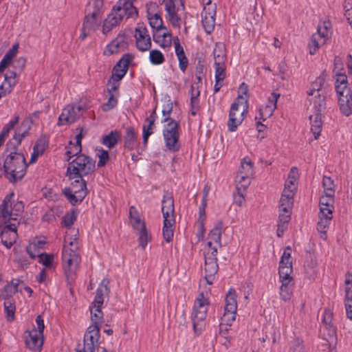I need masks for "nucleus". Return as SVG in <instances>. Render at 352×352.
I'll return each mask as SVG.
<instances>
[{
  "instance_id": "nucleus-1",
  "label": "nucleus",
  "mask_w": 352,
  "mask_h": 352,
  "mask_svg": "<svg viewBox=\"0 0 352 352\" xmlns=\"http://www.w3.org/2000/svg\"><path fill=\"white\" fill-rule=\"evenodd\" d=\"M103 9V0H90L85 8V16L80 38L84 40L96 31L100 25Z\"/></svg>"
},
{
  "instance_id": "nucleus-2",
  "label": "nucleus",
  "mask_w": 352,
  "mask_h": 352,
  "mask_svg": "<svg viewBox=\"0 0 352 352\" xmlns=\"http://www.w3.org/2000/svg\"><path fill=\"white\" fill-rule=\"evenodd\" d=\"M8 201V198L0 206V239L3 245L10 248L17 238L16 228L19 221L14 219V222L10 221L11 217L6 210Z\"/></svg>"
},
{
  "instance_id": "nucleus-3",
  "label": "nucleus",
  "mask_w": 352,
  "mask_h": 352,
  "mask_svg": "<svg viewBox=\"0 0 352 352\" xmlns=\"http://www.w3.org/2000/svg\"><path fill=\"white\" fill-rule=\"evenodd\" d=\"M6 177L12 183L21 179L25 173L27 164L22 153L11 152L6 158L3 164Z\"/></svg>"
},
{
  "instance_id": "nucleus-4",
  "label": "nucleus",
  "mask_w": 352,
  "mask_h": 352,
  "mask_svg": "<svg viewBox=\"0 0 352 352\" xmlns=\"http://www.w3.org/2000/svg\"><path fill=\"white\" fill-rule=\"evenodd\" d=\"M95 161L83 154L78 155L72 161L67 169V175L69 179H83L94 171Z\"/></svg>"
},
{
  "instance_id": "nucleus-5",
  "label": "nucleus",
  "mask_w": 352,
  "mask_h": 352,
  "mask_svg": "<svg viewBox=\"0 0 352 352\" xmlns=\"http://www.w3.org/2000/svg\"><path fill=\"white\" fill-rule=\"evenodd\" d=\"M78 243L76 239L65 245L63 250V262L65 274L67 278L73 279L75 270L79 263V255L77 252Z\"/></svg>"
},
{
  "instance_id": "nucleus-6",
  "label": "nucleus",
  "mask_w": 352,
  "mask_h": 352,
  "mask_svg": "<svg viewBox=\"0 0 352 352\" xmlns=\"http://www.w3.org/2000/svg\"><path fill=\"white\" fill-rule=\"evenodd\" d=\"M332 34V25L329 20H325L318 25L317 32L314 33L311 38L309 44V53L314 55L318 49L324 45L329 40Z\"/></svg>"
},
{
  "instance_id": "nucleus-7",
  "label": "nucleus",
  "mask_w": 352,
  "mask_h": 352,
  "mask_svg": "<svg viewBox=\"0 0 352 352\" xmlns=\"http://www.w3.org/2000/svg\"><path fill=\"white\" fill-rule=\"evenodd\" d=\"M248 100L242 96H239L237 102H234L230 108L229 120L228 122V130L235 131L239 124H241L247 113Z\"/></svg>"
},
{
  "instance_id": "nucleus-8",
  "label": "nucleus",
  "mask_w": 352,
  "mask_h": 352,
  "mask_svg": "<svg viewBox=\"0 0 352 352\" xmlns=\"http://www.w3.org/2000/svg\"><path fill=\"white\" fill-rule=\"evenodd\" d=\"M90 107L84 104V100L78 103H72L67 105L58 117L57 124L58 126L71 124L76 122L82 116L83 111Z\"/></svg>"
},
{
  "instance_id": "nucleus-9",
  "label": "nucleus",
  "mask_w": 352,
  "mask_h": 352,
  "mask_svg": "<svg viewBox=\"0 0 352 352\" xmlns=\"http://www.w3.org/2000/svg\"><path fill=\"white\" fill-rule=\"evenodd\" d=\"M179 127V122L175 120H171L164 126L163 136L166 146L173 152L178 151L181 147Z\"/></svg>"
},
{
  "instance_id": "nucleus-10",
  "label": "nucleus",
  "mask_w": 352,
  "mask_h": 352,
  "mask_svg": "<svg viewBox=\"0 0 352 352\" xmlns=\"http://www.w3.org/2000/svg\"><path fill=\"white\" fill-rule=\"evenodd\" d=\"M133 56L131 54L126 53L118 61L111 71V91H116L119 87V82L126 75L131 63L133 60Z\"/></svg>"
},
{
  "instance_id": "nucleus-11",
  "label": "nucleus",
  "mask_w": 352,
  "mask_h": 352,
  "mask_svg": "<svg viewBox=\"0 0 352 352\" xmlns=\"http://www.w3.org/2000/svg\"><path fill=\"white\" fill-rule=\"evenodd\" d=\"M74 181L69 188L63 190V194L72 205L81 202L87 194L86 182L84 179H73Z\"/></svg>"
},
{
  "instance_id": "nucleus-12",
  "label": "nucleus",
  "mask_w": 352,
  "mask_h": 352,
  "mask_svg": "<svg viewBox=\"0 0 352 352\" xmlns=\"http://www.w3.org/2000/svg\"><path fill=\"white\" fill-rule=\"evenodd\" d=\"M205 259V279L208 285H212L215 279V275L219 270L217 264V247L208 249L204 254Z\"/></svg>"
},
{
  "instance_id": "nucleus-13",
  "label": "nucleus",
  "mask_w": 352,
  "mask_h": 352,
  "mask_svg": "<svg viewBox=\"0 0 352 352\" xmlns=\"http://www.w3.org/2000/svg\"><path fill=\"white\" fill-rule=\"evenodd\" d=\"M226 305L224 307V314L222 320L227 325H230L235 320L237 311V301L236 291L230 289L226 296Z\"/></svg>"
},
{
  "instance_id": "nucleus-14",
  "label": "nucleus",
  "mask_w": 352,
  "mask_h": 352,
  "mask_svg": "<svg viewBox=\"0 0 352 352\" xmlns=\"http://www.w3.org/2000/svg\"><path fill=\"white\" fill-rule=\"evenodd\" d=\"M333 313L329 309H325L322 315V324L324 325L323 334L327 344L324 345L328 348L332 344H336L337 341L336 328L332 323Z\"/></svg>"
},
{
  "instance_id": "nucleus-15",
  "label": "nucleus",
  "mask_w": 352,
  "mask_h": 352,
  "mask_svg": "<svg viewBox=\"0 0 352 352\" xmlns=\"http://www.w3.org/2000/svg\"><path fill=\"white\" fill-rule=\"evenodd\" d=\"M254 175L253 163L248 157H245L241 162L236 181L241 187L245 189L250 184V179Z\"/></svg>"
},
{
  "instance_id": "nucleus-16",
  "label": "nucleus",
  "mask_w": 352,
  "mask_h": 352,
  "mask_svg": "<svg viewBox=\"0 0 352 352\" xmlns=\"http://www.w3.org/2000/svg\"><path fill=\"white\" fill-rule=\"evenodd\" d=\"M216 7L214 4H211L210 0L204 6L201 12V23L205 32L210 34L215 25Z\"/></svg>"
},
{
  "instance_id": "nucleus-17",
  "label": "nucleus",
  "mask_w": 352,
  "mask_h": 352,
  "mask_svg": "<svg viewBox=\"0 0 352 352\" xmlns=\"http://www.w3.org/2000/svg\"><path fill=\"white\" fill-rule=\"evenodd\" d=\"M135 45L140 52H146L151 47V39L146 26L139 25L135 29Z\"/></svg>"
},
{
  "instance_id": "nucleus-18",
  "label": "nucleus",
  "mask_w": 352,
  "mask_h": 352,
  "mask_svg": "<svg viewBox=\"0 0 352 352\" xmlns=\"http://www.w3.org/2000/svg\"><path fill=\"white\" fill-rule=\"evenodd\" d=\"M100 327L98 324H91L87 329L84 336V346L82 349L77 352H94L95 344L99 338Z\"/></svg>"
},
{
  "instance_id": "nucleus-19",
  "label": "nucleus",
  "mask_w": 352,
  "mask_h": 352,
  "mask_svg": "<svg viewBox=\"0 0 352 352\" xmlns=\"http://www.w3.org/2000/svg\"><path fill=\"white\" fill-rule=\"evenodd\" d=\"M26 346L34 352H40L43 344V335L38 334L36 329L27 331L25 335Z\"/></svg>"
},
{
  "instance_id": "nucleus-20",
  "label": "nucleus",
  "mask_w": 352,
  "mask_h": 352,
  "mask_svg": "<svg viewBox=\"0 0 352 352\" xmlns=\"http://www.w3.org/2000/svg\"><path fill=\"white\" fill-rule=\"evenodd\" d=\"M14 197V194L11 192L4 198L2 202V204H3L6 199L8 198V201L6 204V210L11 217V222H14V219L19 221L18 217L22 214L24 209V204L21 201L14 202L12 200Z\"/></svg>"
},
{
  "instance_id": "nucleus-21",
  "label": "nucleus",
  "mask_w": 352,
  "mask_h": 352,
  "mask_svg": "<svg viewBox=\"0 0 352 352\" xmlns=\"http://www.w3.org/2000/svg\"><path fill=\"white\" fill-rule=\"evenodd\" d=\"M294 203V196L291 192L286 190L283 192L280 199L279 215L288 216L291 218V210Z\"/></svg>"
},
{
  "instance_id": "nucleus-22",
  "label": "nucleus",
  "mask_w": 352,
  "mask_h": 352,
  "mask_svg": "<svg viewBox=\"0 0 352 352\" xmlns=\"http://www.w3.org/2000/svg\"><path fill=\"white\" fill-rule=\"evenodd\" d=\"M162 212L164 219H175L174 213V200L169 192L166 191L162 201Z\"/></svg>"
},
{
  "instance_id": "nucleus-23",
  "label": "nucleus",
  "mask_w": 352,
  "mask_h": 352,
  "mask_svg": "<svg viewBox=\"0 0 352 352\" xmlns=\"http://www.w3.org/2000/svg\"><path fill=\"white\" fill-rule=\"evenodd\" d=\"M223 223L221 221H219L216 223L214 227L208 234V241L207 243V245L208 249L213 248L212 243H214L217 245L218 247H221V232H222ZM215 246H214V248Z\"/></svg>"
},
{
  "instance_id": "nucleus-24",
  "label": "nucleus",
  "mask_w": 352,
  "mask_h": 352,
  "mask_svg": "<svg viewBox=\"0 0 352 352\" xmlns=\"http://www.w3.org/2000/svg\"><path fill=\"white\" fill-rule=\"evenodd\" d=\"M30 128V120H25L21 122L20 128L19 129L18 131L15 133L13 137V139L16 142V144H14V150H16V148L21 144L22 140L28 135Z\"/></svg>"
},
{
  "instance_id": "nucleus-25",
  "label": "nucleus",
  "mask_w": 352,
  "mask_h": 352,
  "mask_svg": "<svg viewBox=\"0 0 352 352\" xmlns=\"http://www.w3.org/2000/svg\"><path fill=\"white\" fill-rule=\"evenodd\" d=\"M311 123V131L314 134V138L317 140L320 135L322 130L321 113L315 112L314 115L309 116Z\"/></svg>"
},
{
  "instance_id": "nucleus-26",
  "label": "nucleus",
  "mask_w": 352,
  "mask_h": 352,
  "mask_svg": "<svg viewBox=\"0 0 352 352\" xmlns=\"http://www.w3.org/2000/svg\"><path fill=\"white\" fill-rule=\"evenodd\" d=\"M153 38L155 43L164 48L170 47L172 43V36L170 32H165L162 34L159 32H154Z\"/></svg>"
},
{
  "instance_id": "nucleus-27",
  "label": "nucleus",
  "mask_w": 352,
  "mask_h": 352,
  "mask_svg": "<svg viewBox=\"0 0 352 352\" xmlns=\"http://www.w3.org/2000/svg\"><path fill=\"white\" fill-rule=\"evenodd\" d=\"M125 33L120 32L118 36L111 41V54L118 53L126 49L127 43L125 41Z\"/></svg>"
},
{
  "instance_id": "nucleus-28",
  "label": "nucleus",
  "mask_w": 352,
  "mask_h": 352,
  "mask_svg": "<svg viewBox=\"0 0 352 352\" xmlns=\"http://www.w3.org/2000/svg\"><path fill=\"white\" fill-rule=\"evenodd\" d=\"M308 96L310 103L313 104V109L315 112L321 113L325 109L326 102L324 94Z\"/></svg>"
},
{
  "instance_id": "nucleus-29",
  "label": "nucleus",
  "mask_w": 352,
  "mask_h": 352,
  "mask_svg": "<svg viewBox=\"0 0 352 352\" xmlns=\"http://www.w3.org/2000/svg\"><path fill=\"white\" fill-rule=\"evenodd\" d=\"M135 230L138 236L139 245L144 250L147 244L152 241L151 234L147 230L146 226Z\"/></svg>"
},
{
  "instance_id": "nucleus-30",
  "label": "nucleus",
  "mask_w": 352,
  "mask_h": 352,
  "mask_svg": "<svg viewBox=\"0 0 352 352\" xmlns=\"http://www.w3.org/2000/svg\"><path fill=\"white\" fill-rule=\"evenodd\" d=\"M325 77L324 73H322L314 82H313L311 85L309 89L307 91L308 96H314L317 94H324L322 87L324 83Z\"/></svg>"
},
{
  "instance_id": "nucleus-31",
  "label": "nucleus",
  "mask_w": 352,
  "mask_h": 352,
  "mask_svg": "<svg viewBox=\"0 0 352 352\" xmlns=\"http://www.w3.org/2000/svg\"><path fill=\"white\" fill-rule=\"evenodd\" d=\"M18 280H12L0 290V298L3 300L11 299V297L18 291Z\"/></svg>"
},
{
  "instance_id": "nucleus-32",
  "label": "nucleus",
  "mask_w": 352,
  "mask_h": 352,
  "mask_svg": "<svg viewBox=\"0 0 352 352\" xmlns=\"http://www.w3.org/2000/svg\"><path fill=\"white\" fill-rule=\"evenodd\" d=\"M129 219L134 230L146 226L145 222L141 219L139 212L135 206H131L129 208Z\"/></svg>"
},
{
  "instance_id": "nucleus-33",
  "label": "nucleus",
  "mask_w": 352,
  "mask_h": 352,
  "mask_svg": "<svg viewBox=\"0 0 352 352\" xmlns=\"http://www.w3.org/2000/svg\"><path fill=\"white\" fill-rule=\"evenodd\" d=\"M109 283V280L107 279H104L100 287L97 289L96 295L95 296L94 300L91 303L94 305H99L102 306L104 301V295L108 293L107 284Z\"/></svg>"
},
{
  "instance_id": "nucleus-34",
  "label": "nucleus",
  "mask_w": 352,
  "mask_h": 352,
  "mask_svg": "<svg viewBox=\"0 0 352 352\" xmlns=\"http://www.w3.org/2000/svg\"><path fill=\"white\" fill-rule=\"evenodd\" d=\"M209 301L204 297V293L201 292L199 294L198 298L195 302L193 311L199 313H207Z\"/></svg>"
},
{
  "instance_id": "nucleus-35",
  "label": "nucleus",
  "mask_w": 352,
  "mask_h": 352,
  "mask_svg": "<svg viewBox=\"0 0 352 352\" xmlns=\"http://www.w3.org/2000/svg\"><path fill=\"white\" fill-rule=\"evenodd\" d=\"M174 223L175 219H164V226L162 229L163 236L168 243L170 242L173 237V226Z\"/></svg>"
},
{
  "instance_id": "nucleus-36",
  "label": "nucleus",
  "mask_w": 352,
  "mask_h": 352,
  "mask_svg": "<svg viewBox=\"0 0 352 352\" xmlns=\"http://www.w3.org/2000/svg\"><path fill=\"white\" fill-rule=\"evenodd\" d=\"M207 313L195 312L193 314L192 320L193 329L195 333L201 332L204 327L203 322L206 319Z\"/></svg>"
},
{
  "instance_id": "nucleus-37",
  "label": "nucleus",
  "mask_w": 352,
  "mask_h": 352,
  "mask_svg": "<svg viewBox=\"0 0 352 352\" xmlns=\"http://www.w3.org/2000/svg\"><path fill=\"white\" fill-rule=\"evenodd\" d=\"M92 324H98L102 319L101 306L91 305L89 307Z\"/></svg>"
},
{
  "instance_id": "nucleus-38",
  "label": "nucleus",
  "mask_w": 352,
  "mask_h": 352,
  "mask_svg": "<svg viewBox=\"0 0 352 352\" xmlns=\"http://www.w3.org/2000/svg\"><path fill=\"white\" fill-rule=\"evenodd\" d=\"M151 27L155 30V32H160L162 30H166V27L163 25V21L160 14H155L148 18Z\"/></svg>"
},
{
  "instance_id": "nucleus-39",
  "label": "nucleus",
  "mask_w": 352,
  "mask_h": 352,
  "mask_svg": "<svg viewBox=\"0 0 352 352\" xmlns=\"http://www.w3.org/2000/svg\"><path fill=\"white\" fill-rule=\"evenodd\" d=\"M190 107L191 114L195 116L199 109L198 97L199 96V91H195L194 87L192 85L190 87Z\"/></svg>"
},
{
  "instance_id": "nucleus-40",
  "label": "nucleus",
  "mask_w": 352,
  "mask_h": 352,
  "mask_svg": "<svg viewBox=\"0 0 352 352\" xmlns=\"http://www.w3.org/2000/svg\"><path fill=\"white\" fill-rule=\"evenodd\" d=\"M291 218L288 217V216L279 215L278 216V222L277 225V231L276 234L278 237L283 236L284 232L287 228L288 223L289 222Z\"/></svg>"
},
{
  "instance_id": "nucleus-41",
  "label": "nucleus",
  "mask_w": 352,
  "mask_h": 352,
  "mask_svg": "<svg viewBox=\"0 0 352 352\" xmlns=\"http://www.w3.org/2000/svg\"><path fill=\"white\" fill-rule=\"evenodd\" d=\"M173 111V102L170 99L165 101V104L163 105L162 115L164 118L162 120V123H168L171 120H175L170 117V113Z\"/></svg>"
},
{
  "instance_id": "nucleus-42",
  "label": "nucleus",
  "mask_w": 352,
  "mask_h": 352,
  "mask_svg": "<svg viewBox=\"0 0 352 352\" xmlns=\"http://www.w3.org/2000/svg\"><path fill=\"white\" fill-rule=\"evenodd\" d=\"M277 107L272 104H266L265 107L259 109V118L256 117V120H263L265 121L266 118H270Z\"/></svg>"
},
{
  "instance_id": "nucleus-43",
  "label": "nucleus",
  "mask_w": 352,
  "mask_h": 352,
  "mask_svg": "<svg viewBox=\"0 0 352 352\" xmlns=\"http://www.w3.org/2000/svg\"><path fill=\"white\" fill-rule=\"evenodd\" d=\"M4 309L7 315L8 320H13L15 313V302L12 299L5 300L4 302Z\"/></svg>"
},
{
  "instance_id": "nucleus-44",
  "label": "nucleus",
  "mask_w": 352,
  "mask_h": 352,
  "mask_svg": "<svg viewBox=\"0 0 352 352\" xmlns=\"http://www.w3.org/2000/svg\"><path fill=\"white\" fill-rule=\"evenodd\" d=\"M135 133L132 128L126 129L124 138V146L129 150H133L135 146Z\"/></svg>"
},
{
  "instance_id": "nucleus-45",
  "label": "nucleus",
  "mask_w": 352,
  "mask_h": 352,
  "mask_svg": "<svg viewBox=\"0 0 352 352\" xmlns=\"http://www.w3.org/2000/svg\"><path fill=\"white\" fill-rule=\"evenodd\" d=\"M38 262L43 265L48 269H52L54 267V255L45 253L39 254Z\"/></svg>"
},
{
  "instance_id": "nucleus-46",
  "label": "nucleus",
  "mask_w": 352,
  "mask_h": 352,
  "mask_svg": "<svg viewBox=\"0 0 352 352\" xmlns=\"http://www.w3.org/2000/svg\"><path fill=\"white\" fill-rule=\"evenodd\" d=\"M334 194L324 192L320 199V207L333 208Z\"/></svg>"
},
{
  "instance_id": "nucleus-47",
  "label": "nucleus",
  "mask_w": 352,
  "mask_h": 352,
  "mask_svg": "<svg viewBox=\"0 0 352 352\" xmlns=\"http://www.w3.org/2000/svg\"><path fill=\"white\" fill-rule=\"evenodd\" d=\"M150 61L153 65H160L164 62L165 58L163 54L157 50H153L150 52Z\"/></svg>"
},
{
  "instance_id": "nucleus-48",
  "label": "nucleus",
  "mask_w": 352,
  "mask_h": 352,
  "mask_svg": "<svg viewBox=\"0 0 352 352\" xmlns=\"http://www.w3.org/2000/svg\"><path fill=\"white\" fill-rule=\"evenodd\" d=\"M96 155L99 158L98 166L102 167L104 166V164L109 158V152L107 151L104 150L102 148L98 147L96 148Z\"/></svg>"
},
{
  "instance_id": "nucleus-49",
  "label": "nucleus",
  "mask_w": 352,
  "mask_h": 352,
  "mask_svg": "<svg viewBox=\"0 0 352 352\" xmlns=\"http://www.w3.org/2000/svg\"><path fill=\"white\" fill-rule=\"evenodd\" d=\"M292 249L289 246H287L281 256L279 267H289L292 266L290 261Z\"/></svg>"
},
{
  "instance_id": "nucleus-50",
  "label": "nucleus",
  "mask_w": 352,
  "mask_h": 352,
  "mask_svg": "<svg viewBox=\"0 0 352 352\" xmlns=\"http://www.w3.org/2000/svg\"><path fill=\"white\" fill-rule=\"evenodd\" d=\"M77 213L73 210L65 214L62 219V224L66 228H70L76 220Z\"/></svg>"
},
{
  "instance_id": "nucleus-51",
  "label": "nucleus",
  "mask_w": 352,
  "mask_h": 352,
  "mask_svg": "<svg viewBox=\"0 0 352 352\" xmlns=\"http://www.w3.org/2000/svg\"><path fill=\"white\" fill-rule=\"evenodd\" d=\"M146 122H148L147 126H143V143L144 144H146L148 142V137L153 133V126L155 124V120H147L146 119Z\"/></svg>"
},
{
  "instance_id": "nucleus-52",
  "label": "nucleus",
  "mask_w": 352,
  "mask_h": 352,
  "mask_svg": "<svg viewBox=\"0 0 352 352\" xmlns=\"http://www.w3.org/2000/svg\"><path fill=\"white\" fill-rule=\"evenodd\" d=\"M332 219L328 218H319L317 223V230L321 234H325L327 232L330 223Z\"/></svg>"
},
{
  "instance_id": "nucleus-53",
  "label": "nucleus",
  "mask_w": 352,
  "mask_h": 352,
  "mask_svg": "<svg viewBox=\"0 0 352 352\" xmlns=\"http://www.w3.org/2000/svg\"><path fill=\"white\" fill-rule=\"evenodd\" d=\"M175 1L176 0H163L162 4L164 5V8L167 14L178 12L180 10H182L180 4L177 6Z\"/></svg>"
},
{
  "instance_id": "nucleus-54",
  "label": "nucleus",
  "mask_w": 352,
  "mask_h": 352,
  "mask_svg": "<svg viewBox=\"0 0 352 352\" xmlns=\"http://www.w3.org/2000/svg\"><path fill=\"white\" fill-rule=\"evenodd\" d=\"M17 84V79L10 77H5L3 82L0 86H3V90L8 94H10L14 87Z\"/></svg>"
},
{
  "instance_id": "nucleus-55",
  "label": "nucleus",
  "mask_w": 352,
  "mask_h": 352,
  "mask_svg": "<svg viewBox=\"0 0 352 352\" xmlns=\"http://www.w3.org/2000/svg\"><path fill=\"white\" fill-rule=\"evenodd\" d=\"M345 307L347 318L352 320V289L346 291Z\"/></svg>"
},
{
  "instance_id": "nucleus-56",
  "label": "nucleus",
  "mask_w": 352,
  "mask_h": 352,
  "mask_svg": "<svg viewBox=\"0 0 352 352\" xmlns=\"http://www.w3.org/2000/svg\"><path fill=\"white\" fill-rule=\"evenodd\" d=\"M322 186L324 188V192L334 194V184L333 179L330 177H323Z\"/></svg>"
},
{
  "instance_id": "nucleus-57",
  "label": "nucleus",
  "mask_w": 352,
  "mask_h": 352,
  "mask_svg": "<svg viewBox=\"0 0 352 352\" xmlns=\"http://www.w3.org/2000/svg\"><path fill=\"white\" fill-rule=\"evenodd\" d=\"M290 352H307L303 340L300 338H296L290 348Z\"/></svg>"
},
{
  "instance_id": "nucleus-58",
  "label": "nucleus",
  "mask_w": 352,
  "mask_h": 352,
  "mask_svg": "<svg viewBox=\"0 0 352 352\" xmlns=\"http://www.w3.org/2000/svg\"><path fill=\"white\" fill-rule=\"evenodd\" d=\"M69 144L71 146L67 148L68 150L65 153L67 157V161H69L72 157L77 155L78 153H80L82 150L81 145H78V144H74L72 141L69 142Z\"/></svg>"
},
{
  "instance_id": "nucleus-59",
  "label": "nucleus",
  "mask_w": 352,
  "mask_h": 352,
  "mask_svg": "<svg viewBox=\"0 0 352 352\" xmlns=\"http://www.w3.org/2000/svg\"><path fill=\"white\" fill-rule=\"evenodd\" d=\"M19 120V117L16 116L13 120H10L7 124H6L1 132L2 136H5L6 138L10 131L14 128L16 124H18Z\"/></svg>"
},
{
  "instance_id": "nucleus-60",
  "label": "nucleus",
  "mask_w": 352,
  "mask_h": 352,
  "mask_svg": "<svg viewBox=\"0 0 352 352\" xmlns=\"http://www.w3.org/2000/svg\"><path fill=\"white\" fill-rule=\"evenodd\" d=\"M28 254L30 255L31 258H35L38 257L39 254H41V250L38 249V245L35 243H30L26 248Z\"/></svg>"
},
{
  "instance_id": "nucleus-61",
  "label": "nucleus",
  "mask_w": 352,
  "mask_h": 352,
  "mask_svg": "<svg viewBox=\"0 0 352 352\" xmlns=\"http://www.w3.org/2000/svg\"><path fill=\"white\" fill-rule=\"evenodd\" d=\"M47 146V143L46 139L45 138H41L38 139L34 146V150H35L37 154H43L45 148Z\"/></svg>"
},
{
  "instance_id": "nucleus-62",
  "label": "nucleus",
  "mask_w": 352,
  "mask_h": 352,
  "mask_svg": "<svg viewBox=\"0 0 352 352\" xmlns=\"http://www.w3.org/2000/svg\"><path fill=\"white\" fill-rule=\"evenodd\" d=\"M168 16V20L171 23L173 27L179 29L181 27L180 21L181 19L177 14V12H171L169 14H167Z\"/></svg>"
},
{
  "instance_id": "nucleus-63",
  "label": "nucleus",
  "mask_w": 352,
  "mask_h": 352,
  "mask_svg": "<svg viewBox=\"0 0 352 352\" xmlns=\"http://www.w3.org/2000/svg\"><path fill=\"white\" fill-rule=\"evenodd\" d=\"M292 294V287H280V295L281 296V298L283 300H285V301L289 300L291 298Z\"/></svg>"
},
{
  "instance_id": "nucleus-64",
  "label": "nucleus",
  "mask_w": 352,
  "mask_h": 352,
  "mask_svg": "<svg viewBox=\"0 0 352 352\" xmlns=\"http://www.w3.org/2000/svg\"><path fill=\"white\" fill-rule=\"evenodd\" d=\"M25 63L26 60L24 57H19L13 62L12 67L21 73L25 65Z\"/></svg>"
}]
</instances>
